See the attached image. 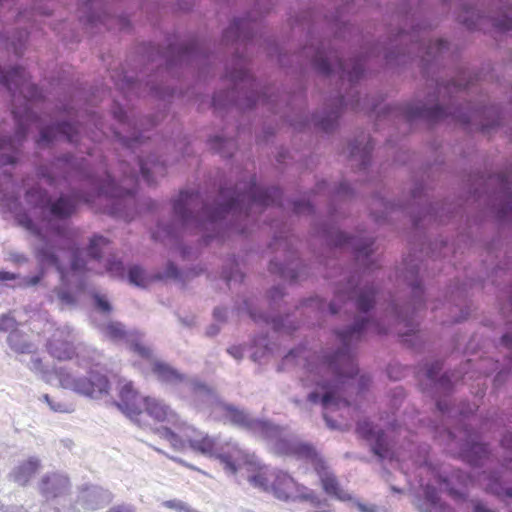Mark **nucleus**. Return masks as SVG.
<instances>
[{
  "label": "nucleus",
  "mask_w": 512,
  "mask_h": 512,
  "mask_svg": "<svg viewBox=\"0 0 512 512\" xmlns=\"http://www.w3.org/2000/svg\"><path fill=\"white\" fill-rule=\"evenodd\" d=\"M214 318L217 321H225L228 315V310L226 308L218 307L215 308L213 312Z\"/></svg>",
  "instance_id": "8fccbe9b"
},
{
  "label": "nucleus",
  "mask_w": 512,
  "mask_h": 512,
  "mask_svg": "<svg viewBox=\"0 0 512 512\" xmlns=\"http://www.w3.org/2000/svg\"><path fill=\"white\" fill-rule=\"evenodd\" d=\"M227 76L232 82H246L249 85L251 92L247 96L245 104L246 107L250 108L257 104H265L266 102H268V97L266 93H263L261 95L258 93V84L251 77L249 71L247 70L243 63H240L232 70H229L227 72Z\"/></svg>",
  "instance_id": "f3484780"
},
{
  "label": "nucleus",
  "mask_w": 512,
  "mask_h": 512,
  "mask_svg": "<svg viewBox=\"0 0 512 512\" xmlns=\"http://www.w3.org/2000/svg\"><path fill=\"white\" fill-rule=\"evenodd\" d=\"M136 184L134 174L126 175L121 180V184L115 183V179L107 174L104 180H95L93 186L97 191V195H104L108 198H121L125 195L133 193Z\"/></svg>",
  "instance_id": "dca6fc26"
},
{
  "label": "nucleus",
  "mask_w": 512,
  "mask_h": 512,
  "mask_svg": "<svg viewBox=\"0 0 512 512\" xmlns=\"http://www.w3.org/2000/svg\"><path fill=\"white\" fill-rule=\"evenodd\" d=\"M183 322H184V324H186V325H188V326H191V325H193V323H194V319H193V318H191V319H189V320H187V321H183Z\"/></svg>",
  "instance_id": "774afa93"
},
{
  "label": "nucleus",
  "mask_w": 512,
  "mask_h": 512,
  "mask_svg": "<svg viewBox=\"0 0 512 512\" xmlns=\"http://www.w3.org/2000/svg\"><path fill=\"white\" fill-rule=\"evenodd\" d=\"M350 107L352 110H362L360 106L358 94H352L349 96L341 97L337 100L335 107L329 111H324L321 115H314L312 122L315 126L328 132L332 130L339 118L340 111L343 107Z\"/></svg>",
  "instance_id": "2eb2a0df"
},
{
  "label": "nucleus",
  "mask_w": 512,
  "mask_h": 512,
  "mask_svg": "<svg viewBox=\"0 0 512 512\" xmlns=\"http://www.w3.org/2000/svg\"><path fill=\"white\" fill-rule=\"evenodd\" d=\"M98 0H81L82 5L87 9H92Z\"/></svg>",
  "instance_id": "e2e57ef3"
},
{
  "label": "nucleus",
  "mask_w": 512,
  "mask_h": 512,
  "mask_svg": "<svg viewBox=\"0 0 512 512\" xmlns=\"http://www.w3.org/2000/svg\"><path fill=\"white\" fill-rule=\"evenodd\" d=\"M255 346L256 347L263 346V348L261 350L257 349L252 353V358L255 362L261 361L262 358H264L271 352V348L268 346L267 340L265 337L256 340Z\"/></svg>",
  "instance_id": "58836bf2"
},
{
  "label": "nucleus",
  "mask_w": 512,
  "mask_h": 512,
  "mask_svg": "<svg viewBox=\"0 0 512 512\" xmlns=\"http://www.w3.org/2000/svg\"><path fill=\"white\" fill-rule=\"evenodd\" d=\"M495 25L504 31L512 30V10L505 13L502 18L498 19Z\"/></svg>",
  "instance_id": "79ce46f5"
},
{
  "label": "nucleus",
  "mask_w": 512,
  "mask_h": 512,
  "mask_svg": "<svg viewBox=\"0 0 512 512\" xmlns=\"http://www.w3.org/2000/svg\"><path fill=\"white\" fill-rule=\"evenodd\" d=\"M295 211L297 213H301L304 209H307L310 211L311 207H310V204L309 203H306V204H295V207H294Z\"/></svg>",
  "instance_id": "680f3d73"
},
{
  "label": "nucleus",
  "mask_w": 512,
  "mask_h": 512,
  "mask_svg": "<svg viewBox=\"0 0 512 512\" xmlns=\"http://www.w3.org/2000/svg\"><path fill=\"white\" fill-rule=\"evenodd\" d=\"M69 486V479L65 475L51 473L42 477L39 490L47 500H51L65 495Z\"/></svg>",
  "instance_id": "a211bd4d"
},
{
  "label": "nucleus",
  "mask_w": 512,
  "mask_h": 512,
  "mask_svg": "<svg viewBox=\"0 0 512 512\" xmlns=\"http://www.w3.org/2000/svg\"><path fill=\"white\" fill-rule=\"evenodd\" d=\"M27 366L32 372L38 374L45 381H50L48 372L46 371L40 357L33 354Z\"/></svg>",
  "instance_id": "473e14b6"
},
{
  "label": "nucleus",
  "mask_w": 512,
  "mask_h": 512,
  "mask_svg": "<svg viewBox=\"0 0 512 512\" xmlns=\"http://www.w3.org/2000/svg\"><path fill=\"white\" fill-rule=\"evenodd\" d=\"M471 454L475 456L474 461H477L488 454V448L482 443H475L471 447Z\"/></svg>",
  "instance_id": "37998d69"
},
{
  "label": "nucleus",
  "mask_w": 512,
  "mask_h": 512,
  "mask_svg": "<svg viewBox=\"0 0 512 512\" xmlns=\"http://www.w3.org/2000/svg\"><path fill=\"white\" fill-rule=\"evenodd\" d=\"M222 277L228 285H231L232 282H241L243 279V274L240 272L237 265H233V267H231L229 270L225 268L222 271Z\"/></svg>",
  "instance_id": "c9c22d12"
},
{
  "label": "nucleus",
  "mask_w": 512,
  "mask_h": 512,
  "mask_svg": "<svg viewBox=\"0 0 512 512\" xmlns=\"http://www.w3.org/2000/svg\"><path fill=\"white\" fill-rule=\"evenodd\" d=\"M358 507L362 512H375V507L373 506L367 507L366 505L358 504Z\"/></svg>",
  "instance_id": "69168bd1"
},
{
  "label": "nucleus",
  "mask_w": 512,
  "mask_h": 512,
  "mask_svg": "<svg viewBox=\"0 0 512 512\" xmlns=\"http://www.w3.org/2000/svg\"><path fill=\"white\" fill-rule=\"evenodd\" d=\"M11 260L15 263L21 264L27 261L23 254L13 253L11 254Z\"/></svg>",
  "instance_id": "052dcab7"
},
{
  "label": "nucleus",
  "mask_w": 512,
  "mask_h": 512,
  "mask_svg": "<svg viewBox=\"0 0 512 512\" xmlns=\"http://www.w3.org/2000/svg\"><path fill=\"white\" fill-rule=\"evenodd\" d=\"M75 340L74 330L70 326L55 329L47 343L49 354L58 360L71 359L75 354L77 365L59 367L54 374L63 389L83 397L101 399L110 390L107 376L97 369L102 363L103 354L85 344L75 347Z\"/></svg>",
  "instance_id": "39448f33"
},
{
  "label": "nucleus",
  "mask_w": 512,
  "mask_h": 512,
  "mask_svg": "<svg viewBox=\"0 0 512 512\" xmlns=\"http://www.w3.org/2000/svg\"><path fill=\"white\" fill-rule=\"evenodd\" d=\"M0 207L13 213L18 223L37 238L36 257L41 266H55L60 274L61 286L49 295L50 301L55 299L61 306H72L75 303L74 293L85 288L86 274L106 272L113 278L123 279L125 269L123 263L115 255L108 254L109 241L103 236H94L90 240L88 257L82 259V252L71 248L69 269L59 262L55 252V243L65 242L66 236L59 221L71 216L79 201L90 203V196L61 195L52 202L47 194L39 188L27 191L25 200L30 206L28 211L19 210V189L14 183H6L0 179Z\"/></svg>",
  "instance_id": "f257e3e1"
},
{
  "label": "nucleus",
  "mask_w": 512,
  "mask_h": 512,
  "mask_svg": "<svg viewBox=\"0 0 512 512\" xmlns=\"http://www.w3.org/2000/svg\"><path fill=\"white\" fill-rule=\"evenodd\" d=\"M483 484L485 489L493 494L498 496H507L512 499V488H505L503 484L500 482L498 476L495 475H485L483 477Z\"/></svg>",
  "instance_id": "bb28decb"
},
{
  "label": "nucleus",
  "mask_w": 512,
  "mask_h": 512,
  "mask_svg": "<svg viewBox=\"0 0 512 512\" xmlns=\"http://www.w3.org/2000/svg\"><path fill=\"white\" fill-rule=\"evenodd\" d=\"M441 488L443 489H447L449 490V494L453 497V498H458V497H461L462 494H460L458 491L452 489V488H449V484L447 482H444V483H441Z\"/></svg>",
  "instance_id": "13d9d810"
},
{
  "label": "nucleus",
  "mask_w": 512,
  "mask_h": 512,
  "mask_svg": "<svg viewBox=\"0 0 512 512\" xmlns=\"http://www.w3.org/2000/svg\"><path fill=\"white\" fill-rule=\"evenodd\" d=\"M284 296V291H283V288L280 287V286H277V287H274L273 289H271V291L269 292V297L271 298L272 301H276L277 299L279 298H282Z\"/></svg>",
  "instance_id": "3c124183"
},
{
  "label": "nucleus",
  "mask_w": 512,
  "mask_h": 512,
  "mask_svg": "<svg viewBox=\"0 0 512 512\" xmlns=\"http://www.w3.org/2000/svg\"><path fill=\"white\" fill-rule=\"evenodd\" d=\"M423 488L424 498L419 500L417 504L420 512H446L448 509L439 499L437 491L429 484L425 485L420 482Z\"/></svg>",
  "instance_id": "5701e85b"
},
{
  "label": "nucleus",
  "mask_w": 512,
  "mask_h": 512,
  "mask_svg": "<svg viewBox=\"0 0 512 512\" xmlns=\"http://www.w3.org/2000/svg\"><path fill=\"white\" fill-rule=\"evenodd\" d=\"M468 506L472 508L473 512H494L493 510L487 508L484 503L476 500H471Z\"/></svg>",
  "instance_id": "49530a36"
},
{
  "label": "nucleus",
  "mask_w": 512,
  "mask_h": 512,
  "mask_svg": "<svg viewBox=\"0 0 512 512\" xmlns=\"http://www.w3.org/2000/svg\"><path fill=\"white\" fill-rule=\"evenodd\" d=\"M162 505L167 509L174 510L175 512H200L193 509L188 503L179 499L166 500Z\"/></svg>",
  "instance_id": "72a5a7b5"
},
{
  "label": "nucleus",
  "mask_w": 512,
  "mask_h": 512,
  "mask_svg": "<svg viewBox=\"0 0 512 512\" xmlns=\"http://www.w3.org/2000/svg\"><path fill=\"white\" fill-rule=\"evenodd\" d=\"M142 404L144 414L158 422H167L175 427L176 431L164 428L160 431L161 437L166 439L175 449H184L188 445L193 451L205 456L215 457L225 464L229 472H235L237 462L241 459V452L232 442L222 443L220 439L213 438L206 433L197 430L193 426L181 420L180 417L163 401L156 398L145 397Z\"/></svg>",
  "instance_id": "0eeeda50"
},
{
  "label": "nucleus",
  "mask_w": 512,
  "mask_h": 512,
  "mask_svg": "<svg viewBox=\"0 0 512 512\" xmlns=\"http://www.w3.org/2000/svg\"><path fill=\"white\" fill-rule=\"evenodd\" d=\"M390 314L395 321L404 322L405 326L410 327V320L408 319L407 315H404L402 312H400L396 305H392L390 307Z\"/></svg>",
  "instance_id": "c03bdc74"
},
{
  "label": "nucleus",
  "mask_w": 512,
  "mask_h": 512,
  "mask_svg": "<svg viewBox=\"0 0 512 512\" xmlns=\"http://www.w3.org/2000/svg\"><path fill=\"white\" fill-rule=\"evenodd\" d=\"M40 467V460L36 457H30L26 461L19 463L11 471L10 477L17 484L24 486L34 477Z\"/></svg>",
  "instance_id": "4be33fe9"
},
{
  "label": "nucleus",
  "mask_w": 512,
  "mask_h": 512,
  "mask_svg": "<svg viewBox=\"0 0 512 512\" xmlns=\"http://www.w3.org/2000/svg\"><path fill=\"white\" fill-rule=\"evenodd\" d=\"M371 138L362 134L350 144V157L354 162H359L361 168H366L370 160V153L373 150Z\"/></svg>",
  "instance_id": "412c9836"
},
{
  "label": "nucleus",
  "mask_w": 512,
  "mask_h": 512,
  "mask_svg": "<svg viewBox=\"0 0 512 512\" xmlns=\"http://www.w3.org/2000/svg\"><path fill=\"white\" fill-rule=\"evenodd\" d=\"M351 193V187L348 183L343 182L337 188V195L348 196Z\"/></svg>",
  "instance_id": "603ef678"
},
{
  "label": "nucleus",
  "mask_w": 512,
  "mask_h": 512,
  "mask_svg": "<svg viewBox=\"0 0 512 512\" xmlns=\"http://www.w3.org/2000/svg\"><path fill=\"white\" fill-rule=\"evenodd\" d=\"M270 249L276 253L274 259L270 261L269 270L272 273H278L285 279L297 281L301 279L300 264L296 258L295 251L292 250V240L287 235L280 233L276 235L270 244Z\"/></svg>",
  "instance_id": "9d476101"
},
{
  "label": "nucleus",
  "mask_w": 512,
  "mask_h": 512,
  "mask_svg": "<svg viewBox=\"0 0 512 512\" xmlns=\"http://www.w3.org/2000/svg\"><path fill=\"white\" fill-rule=\"evenodd\" d=\"M100 494L101 490L99 488L90 487L81 493L79 500L82 502L83 507L88 509H96L101 504V502L98 500Z\"/></svg>",
  "instance_id": "c756f323"
},
{
  "label": "nucleus",
  "mask_w": 512,
  "mask_h": 512,
  "mask_svg": "<svg viewBox=\"0 0 512 512\" xmlns=\"http://www.w3.org/2000/svg\"><path fill=\"white\" fill-rule=\"evenodd\" d=\"M501 444L506 449H512V434H507L501 440Z\"/></svg>",
  "instance_id": "4d7b16f0"
},
{
  "label": "nucleus",
  "mask_w": 512,
  "mask_h": 512,
  "mask_svg": "<svg viewBox=\"0 0 512 512\" xmlns=\"http://www.w3.org/2000/svg\"><path fill=\"white\" fill-rule=\"evenodd\" d=\"M39 176H40L41 178L45 179V180H46V182H47L48 184H51V185H52V184L54 183V181H55V179H54V174L52 173V171H50L48 168H45V167H43V168H41V169L39 170Z\"/></svg>",
  "instance_id": "09e8293b"
},
{
  "label": "nucleus",
  "mask_w": 512,
  "mask_h": 512,
  "mask_svg": "<svg viewBox=\"0 0 512 512\" xmlns=\"http://www.w3.org/2000/svg\"><path fill=\"white\" fill-rule=\"evenodd\" d=\"M16 327L17 321L10 313L3 314L0 317V331L9 332L10 334L12 331H18Z\"/></svg>",
  "instance_id": "4c0bfd02"
},
{
  "label": "nucleus",
  "mask_w": 512,
  "mask_h": 512,
  "mask_svg": "<svg viewBox=\"0 0 512 512\" xmlns=\"http://www.w3.org/2000/svg\"><path fill=\"white\" fill-rule=\"evenodd\" d=\"M281 195L278 188L263 189L251 180L245 184L244 191L240 187L233 192L222 189L215 207L205 203L197 192L182 191L173 203V210L184 229H197L208 241L220 235V231L227 227L228 219L231 222L229 229L245 233L240 221L248 220L265 207L277 204Z\"/></svg>",
  "instance_id": "7ed1b4c3"
},
{
  "label": "nucleus",
  "mask_w": 512,
  "mask_h": 512,
  "mask_svg": "<svg viewBox=\"0 0 512 512\" xmlns=\"http://www.w3.org/2000/svg\"><path fill=\"white\" fill-rule=\"evenodd\" d=\"M375 300V290L372 286H361L360 283H356L350 280L345 287H337L335 291L334 300L327 304L323 299L319 297L308 299L304 305L316 309L322 314H336L340 309V304L347 301H353L359 312L367 313L372 307Z\"/></svg>",
  "instance_id": "1a4fd4ad"
},
{
  "label": "nucleus",
  "mask_w": 512,
  "mask_h": 512,
  "mask_svg": "<svg viewBox=\"0 0 512 512\" xmlns=\"http://www.w3.org/2000/svg\"><path fill=\"white\" fill-rule=\"evenodd\" d=\"M107 512H135V510L130 505H118V506L112 507Z\"/></svg>",
  "instance_id": "5fc2aeb1"
},
{
  "label": "nucleus",
  "mask_w": 512,
  "mask_h": 512,
  "mask_svg": "<svg viewBox=\"0 0 512 512\" xmlns=\"http://www.w3.org/2000/svg\"><path fill=\"white\" fill-rule=\"evenodd\" d=\"M238 446L236 443H234ZM241 459L237 462L235 472H229L224 466V470L229 475H236L237 472L245 469L247 480L254 488L271 493L275 498L281 501L303 500L311 496V489L298 484L293 477L282 470L270 469L267 466H261L253 461H248L245 453L239 448Z\"/></svg>",
  "instance_id": "6e6552de"
},
{
  "label": "nucleus",
  "mask_w": 512,
  "mask_h": 512,
  "mask_svg": "<svg viewBox=\"0 0 512 512\" xmlns=\"http://www.w3.org/2000/svg\"><path fill=\"white\" fill-rule=\"evenodd\" d=\"M441 369H442V366L439 362L432 363L429 367H427V370H426V375H427L428 379H430L431 381H436Z\"/></svg>",
  "instance_id": "a18cd8bd"
},
{
  "label": "nucleus",
  "mask_w": 512,
  "mask_h": 512,
  "mask_svg": "<svg viewBox=\"0 0 512 512\" xmlns=\"http://www.w3.org/2000/svg\"><path fill=\"white\" fill-rule=\"evenodd\" d=\"M211 147L218 151L222 156L229 157L232 155V149L235 147L234 141L224 139L221 136H215L211 139Z\"/></svg>",
  "instance_id": "7c9ffc66"
},
{
  "label": "nucleus",
  "mask_w": 512,
  "mask_h": 512,
  "mask_svg": "<svg viewBox=\"0 0 512 512\" xmlns=\"http://www.w3.org/2000/svg\"><path fill=\"white\" fill-rule=\"evenodd\" d=\"M119 400L117 407L132 421L140 423V417L144 414L142 404L144 398L134 388L131 381L120 379L118 382Z\"/></svg>",
  "instance_id": "ddd939ff"
},
{
  "label": "nucleus",
  "mask_w": 512,
  "mask_h": 512,
  "mask_svg": "<svg viewBox=\"0 0 512 512\" xmlns=\"http://www.w3.org/2000/svg\"><path fill=\"white\" fill-rule=\"evenodd\" d=\"M331 243L336 247H348L353 250L359 264L368 266L373 252V241L370 238L359 236H350L344 232H336L331 239Z\"/></svg>",
  "instance_id": "4468645a"
},
{
  "label": "nucleus",
  "mask_w": 512,
  "mask_h": 512,
  "mask_svg": "<svg viewBox=\"0 0 512 512\" xmlns=\"http://www.w3.org/2000/svg\"><path fill=\"white\" fill-rule=\"evenodd\" d=\"M93 298L98 313L109 314L112 311V306L106 295L96 293Z\"/></svg>",
  "instance_id": "e433bc0d"
},
{
  "label": "nucleus",
  "mask_w": 512,
  "mask_h": 512,
  "mask_svg": "<svg viewBox=\"0 0 512 512\" xmlns=\"http://www.w3.org/2000/svg\"><path fill=\"white\" fill-rule=\"evenodd\" d=\"M229 355L236 360H241L244 355V348L242 346H231L227 349Z\"/></svg>",
  "instance_id": "de8ad7c7"
},
{
  "label": "nucleus",
  "mask_w": 512,
  "mask_h": 512,
  "mask_svg": "<svg viewBox=\"0 0 512 512\" xmlns=\"http://www.w3.org/2000/svg\"><path fill=\"white\" fill-rule=\"evenodd\" d=\"M384 324L371 319L370 316L359 317L354 324L337 333L342 349L331 355L308 356L303 348L291 350L283 359V365L305 360L306 375L302 379L304 386L312 390L307 394V401L312 405H321L323 417L330 429H345L350 426L352 408L342 398L355 383L363 389L368 382L364 376L356 377L357 365L354 362L350 346L370 333H384Z\"/></svg>",
  "instance_id": "f03ea898"
},
{
  "label": "nucleus",
  "mask_w": 512,
  "mask_h": 512,
  "mask_svg": "<svg viewBox=\"0 0 512 512\" xmlns=\"http://www.w3.org/2000/svg\"><path fill=\"white\" fill-rule=\"evenodd\" d=\"M152 236L155 240L165 241L168 238L174 236V231L170 227H165L162 224H159L155 231H153Z\"/></svg>",
  "instance_id": "a19ab883"
},
{
  "label": "nucleus",
  "mask_w": 512,
  "mask_h": 512,
  "mask_svg": "<svg viewBox=\"0 0 512 512\" xmlns=\"http://www.w3.org/2000/svg\"><path fill=\"white\" fill-rule=\"evenodd\" d=\"M312 53V60L315 67L323 74H337L342 80L350 83L357 81L364 72V65L360 60L352 63H344L338 56H328L323 51L306 48L305 54Z\"/></svg>",
  "instance_id": "9b49d317"
},
{
  "label": "nucleus",
  "mask_w": 512,
  "mask_h": 512,
  "mask_svg": "<svg viewBox=\"0 0 512 512\" xmlns=\"http://www.w3.org/2000/svg\"><path fill=\"white\" fill-rule=\"evenodd\" d=\"M139 165H140V172H141L143 179L145 181H147L148 183H151L153 181V178L151 176L150 170L143 163H140Z\"/></svg>",
  "instance_id": "864d4df0"
},
{
  "label": "nucleus",
  "mask_w": 512,
  "mask_h": 512,
  "mask_svg": "<svg viewBox=\"0 0 512 512\" xmlns=\"http://www.w3.org/2000/svg\"><path fill=\"white\" fill-rule=\"evenodd\" d=\"M246 309L248 310L251 318H253L255 321H259L260 319H262L264 322L271 324L273 329L276 331L284 330L286 332H290L296 328L294 324H292V322L289 320V317H286L285 319L274 318L269 320L267 317L257 316L256 313L253 312L248 306L246 307Z\"/></svg>",
  "instance_id": "cd10ccee"
},
{
  "label": "nucleus",
  "mask_w": 512,
  "mask_h": 512,
  "mask_svg": "<svg viewBox=\"0 0 512 512\" xmlns=\"http://www.w3.org/2000/svg\"><path fill=\"white\" fill-rule=\"evenodd\" d=\"M357 432L361 437L366 439L371 445L372 451L381 460L388 459L390 462H396L403 473H407L408 464L404 454L395 453L391 450L387 438L382 429L375 426L373 423L364 420L357 424Z\"/></svg>",
  "instance_id": "f8f14e48"
},
{
  "label": "nucleus",
  "mask_w": 512,
  "mask_h": 512,
  "mask_svg": "<svg viewBox=\"0 0 512 512\" xmlns=\"http://www.w3.org/2000/svg\"><path fill=\"white\" fill-rule=\"evenodd\" d=\"M104 337L115 341H125L130 349L142 358L141 365L149 368L157 378L167 384L175 386L178 392L200 412L208 413L214 419V411L222 401L216 392L195 378H186L168 364L157 360L150 347L141 341V334L136 331H127L120 322L107 321L98 324Z\"/></svg>",
  "instance_id": "423d86ee"
},
{
  "label": "nucleus",
  "mask_w": 512,
  "mask_h": 512,
  "mask_svg": "<svg viewBox=\"0 0 512 512\" xmlns=\"http://www.w3.org/2000/svg\"><path fill=\"white\" fill-rule=\"evenodd\" d=\"M214 419L231 423L265 437L270 441L274 451L278 454L306 460L313 466L326 494L341 501L350 499L349 493L341 488L336 476L323 457L312 446L303 443L296 436L289 434L284 428L268 421L256 419L245 410L227 403L217 404L214 411Z\"/></svg>",
  "instance_id": "20e7f679"
},
{
  "label": "nucleus",
  "mask_w": 512,
  "mask_h": 512,
  "mask_svg": "<svg viewBox=\"0 0 512 512\" xmlns=\"http://www.w3.org/2000/svg\"><path fill=\"white\" fill-rule=\"evenodd\" d=\"M423 455L415 460H413V464L419 466L420 469H427L426 467H423L424 464L427 463L426 459V449H423Z\"/></svg>",
  "instance_id": "6e6d98bb"
},
{
  "label": "nucleus",
  "mask_w": 512,
  "mask_h": 512,
  "mask_svg": "<svg viewBox=\"0 0 512 512\" xmlns=\"http://www.w3.org/2000/svg\"><path fill=\"white\" fill-rule=\"evenodd\" d=\"M44 276L43 271L31 277H21L19 274L0 270V284L8 281H17L14 287H33L40 283Z\"/></svg>",
  "instance_id": "a878e982"
},
{
  "label": "nucleus",
  "mask_w": 512,
  "mask_h": 512,
  "mask_svg": "<svg viewBox=\"0 0 512 512\" xmlns=\"http://www.w3.org/2000/svg\"><path fill=\"white\" fill-rule=\"evenodd\" d=\"M45 326H46L45 331H50V330H51V328L53 327V324L47 321V323L45 324Z\"/></svg>",
  "instance_id": "338daca9"
},
{
  "label": "nucleus",
  "mask_w": 512,
  "mask_h": 512,
  "mask_svg": "<svg viewBox=\"0 0 512 512\" xmlns=\"http://www.w3.org/2000/svg\"><path fill=\"white\" fill-rule=\"evenodd\" d=\"M421 46L422 49L425 50L422 52L421 58L426 62H429L431 58L443 53V51L448 48L447 42L440 39L435 41L429 40L428 43L423 42Z\"/></svg>",
  "instance_id": "c85d7f7f"
},
{
  "label": "nucleus",
  "mask_w": 512,
  "mask_h": 512,
  "mask_svg": "<svg viewBox=\"0 0 512 512\" xmlns=\"http://www.w3.org/2000/svg\"><path fill=\"white\" fill-rule=\"evenodd\" d=\"M253 25L249 19H236L224 33L227 41H247L252 38Z\"/></svg>",
  "instance_id": "b1692460"
},
{
  "label": "nucleus",
  "mask_w": 512,
  "mask_h": 512,
  "mask_svg": "<svg viewBox=\"0 0 512 512\" xmlns=\"http://www.w3.org/2000/svg\"><path fill=\"white\" fill-rule=\"evenodd\" d=\"M303 500L309 501L310 508L307 512H335L326 499L319 498L312 490L311 496Z\"/></svg>",
  "instance_id": "2f4dec72"
},
{
  "label": "nucleus",
  "mask_w": 512,
  "mask_h": 512,
  "mask_svg": "<svg viewBox=\"0 0 512 512\" xmlns=\"http://www.w3.org/2000/svg\"><path fill=\"white\" fill-rule=\"evenodd\" d=\"M54 412L69 413L72 411L70 405L53 400L48 394H44L40 398Z\"/></svg>",
  "instance_id": "f704fd0d"
},
{
  "label": "nucleus",
  "mask_w": 512,
  "mask_h": 512,
  "mask_svg": "<svg viewBox=\"0 0 512 512\" xmlns=\"http://www.w3.org/2000/svg\"><path fill=\"white\" fill-rule=\"evenodd\" d=\"M7 342L9 347L18 354L35 353L37 350V346L28 341L20 331H12L7 338Z\"/></svg>",
  "instance_id": "393cba45"
},
{
  "label": "nucleus",
  "mask_w": 512,
  "mask_h": 512,
  "mask_svg": "<svg viewBox=\"0 0 512 512\" xmlns=\"http://www.w3.org/2000/svg\"><path fill=\"white\" fill-rule=\"evenodd\" d=\"M404 114L409 120L425 118L431 121H437L447 116L446 110L438 104L428 106L420 102L406 104L404 106Z\"/></svg>",
  "instance_id": "aec40b11"
},
{
  "label": "nucleus",
  "mask_w": 512,
  "mask_h": 512,
  "mask_svg": "<svg viewBox=\"0 0 512 512\" xmlns=\"http://www.w3.org/2000/svg\"><path fill=\"white\" fill-rule=\"evenodd\" d=\"M219 332V327L217 325H211L207 330V334L209 336H214Z\"/></svg>",
  "instance_id": "0e129e2a"
},
{
  "label": "nucleus",
  "mask_w": 512,
  "mask_h": 512,
  "mask_svg": "<svg viewBox=\"0 0 512 512\" xmlns=\"http://www.w3.org/2000/svg\"><path fill=\"white\" fill-rule=\"evenodd\" d=\"M178 274L177 267L173 263L167 265L165 273L151 274L144 270L141 266L133 265L128 270L129 283L138 287L145 288L156 279L172 278Z\"/></svg>",
  "instance_id": "6ab92c4d"
},
{
  "label": "nucleus",
  "mask_w": 512,
  "mask_h": 512,
  "mask_svg": "<svg viewBox=\"0 0 512 512\" xmlns=\"http://www.w3.org/2000/svg\"><path fill=\"white\" fill-rule=\"evenodd\" d=\"M455 117L458 119V121H460L463 124H470L473 122V116H471V115L459 114V115H456Z\"/></svg>",
  "instance_id": "bf43d9fd"
},
{
  "label": "nucleus",
  "mask_w": 512,
  "mask_h": 512,
  "mask_svg": "<svg viewBox=\"0 0 512 512\" xmlns=\"http://www.w3.org/2000/svg\"><path fill=\"white\" fill-rule=\"evenodd\" d=\"M409 285L411 286L412 294H413V306L416 309L422 303L421 297L423 294V289H422L421 284L414 277L410 280Z\"/></svg>",
  "instance_id": "ea45409f"
}]
</instances>
